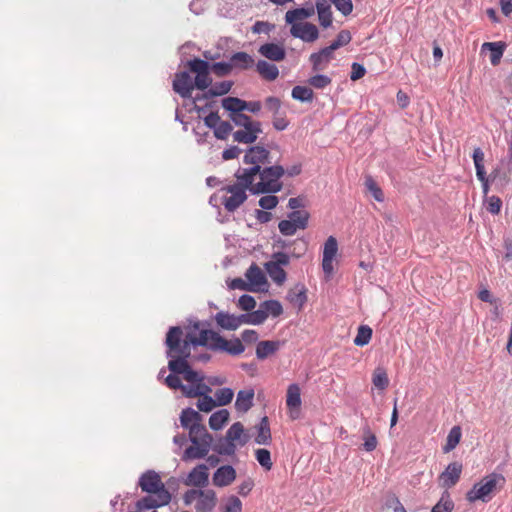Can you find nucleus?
<instances>
[{"label": "nucleus", "mask_w": 512, "mask_h": 512, "mask_svg": "<svg viewBox=\"0 0 512 512\" xmlns=\"http://www.w3.org/2000/svg\"><path fill=\"white\" fill-rule=\"evenodd\" d=\"M165 344L167 346V356L170 358L176 356L190 357L191 348L197 346H203L215 352H225L232 356L240 355L245 350L239 338L227 340L218 332L210 329H203L198 334L188 332L183 337V330L179 326L171 327L168 330Z\"/></svg>", "instance_id": "1"}, {"label": "nucleus", "mask_w": 512, "mask_h": 512, "mask_svg": "<svg viewBox=\"0 0 512 512\" xmlns=\"http://www.w3.org/2000/svg\"><path fill=\"white\" fill-rule=\"evenodd\" d=\"M253 174L254 173L251 172H236L235 177L237 182L221 189V203L228 212H234L246 201V190L251 191Z\"/></svg>", "instance_id": "2"}, {"label": "nucleus", "mask_w": 512, "mask_h": 512, "mask_svg": "<svg viewBox=\"0 0 512 512\" xmlns=\"http://www.w3.org/2000/svg\"><path fill=\"white\" fill-rule=\"evenodd\" d=\"M505 483L506 479L502 474L490 473L473 485L472 489L468 491L466 498L469 502L478 500L489 502L504 487Z\"/></svg>", "instance_id": "3"}, {"label": "nucleus", "mask_w": 512, "mask_h": 512, "mask_svg": "<svg viewBox=\"0 0 512 512\" xmlns=\"http://www.w3.org/2000/svg\"><path fill=\"white\" fill-rule=\"evenodd\" d=\"M285 170L280 165L266 167L259 170L256 180L251 184V192L259 193H275L281 190L282 184L279 179L284 175Z\"/></svg>", "instance_id": "4"}, {"label": "nucleus", "mask_w": 512, "mask_h": 512, "mask_svg": "<svg viewBox=\"0 0 512 512\" xmlns=\"http://www.w3.org/2000/svg\"><path fill=\"white\" fill-rule=\"evenodd\" d=\"M183 500L186 505L194 503L196 512H211L216 506L217 496L211 489H190L185 492Z\"/></svg>", "instance_id": "5"}, {"label": "nucleus", "mask_w": 512, "mask_h": 512, "mask_svg": "<svg viewBox=\"0 0 512 512\" xmlns=\"http://www.w3.org/2000/svg\"><path fill=\"white\" fill-rule=\"evenodd\" d=\"M289 264L290 257L288 254L284 252H274L271 255V259L264 264V268L272 281L276 285L282 286L287 279L284 267L289 266Z\"/></svg>", "instance_id": "6"}, {"label": "nucleus", "mask_w": 512, "mask_h": 512, "mask_svg": "<svg viewBox=\"0 0 512 512\" xmlns=\"http://www.w3.org/2000/svg\"><path fill=\"white\" fill-rule=\"evenodd\" d=\"M138 485L143 492L160 495L162 501H166L167 497H171L160 475L154 470L144 472L139 478Z\"/></svg>", "instance_id": "7"}, {"label": "nucleus", "mask_w": 512, "mask_h": 512, "mask_svg": "<svg viewBox=\"0 0 512 512\" xmlns=\"http://www.w3.org/2000/svg\"><path fill=\"white\" fill-rule=\"evenodd\" d=\"M269 151L262 146L251 147L244 156V163L252 165L250 168H239L237 172H249L253 174V181L256 180L257 174L262 164L269 163Z\"/></svg>", "instance_id": "8"}, {"label": "nucleus", "mask_w": 512, "mask_h": 512, "mask_svg": "<svg viewBox=\"0 0 512 512\" xmlns=\"http://www.w3.org/2000/svg\"><path fill=\"white\" fill-rule=\"evenodd\" d=\"M189 357L176 356L171 358L168 368L173 374H183V378L189 383H204V376L191 369L187 359Z\"/></svg>", "instance_id": "9"}, {"label": "nucleus", "mask_w": 512, "mask_h": 512, "mask_svg": "<svg viewBox=\"0 0 512 512\" xmlns=\"http://www.w3.org/2000/svg\"><path fill=\"white\" fill-rule=\"evenodd\" d=\"M188 67L191 72L196 74L194 85L199 90H205L212 84L210 77V64L202 59L195 58L188 62Z\"/></svg>", "instance_id": "10"}, {"label": "nucleus", "mask_w": 512, "mask_h": 512, "mask_svg": "<svg viewBox=\"0 0 512 512\" xmlns=\"http://www.w3.org/2000/svg\"><path fill=\"white\" fill-rule=\"evenodd\" d=\"M165 384L170 389H180L186 397L195 398L198 394H202L208 391L207 384L205 383H190V385H184L181 379L176 374H170L165 378Z\"/></svg>", "instance_id": "11"}, {"label": "nucleus", "mask_w": 512, "mask_h": 512, "mask_svg": "<svg viewBox=\"0 0 512 512\" xmlns=\"http://www.w3.org/2000/svg\"><path fill=\"white\" fill-rule=\"evenodd\" d=\"M338 252V243L334 236H329L324 244L322 268L327 277L333 273V261Z\"/></svg>", "instance_id": "12"}, {"label": "nucleus", "mask_w": 512, "mask_h": 512, "mask_svg": "<svg viewBox=\"0 0 512 512\" xmlns=\"http://www.w3.org/2000/svg\"><path fill=\"white\" fill-rule=\"evenodd\" d=\"M290 33L293 37L308 43L314 42L319 38L318 28L310 22L294 24L290 28Z\"/></svg>", "instance_id": "13"}, {"label": "nucleus", "mask_w": 512, "mask_h": 512, "mask_svg": "<svg viewBox=\"0 0 512 512\" xmlns=\"http://www.w3.org/2000/svg\"><path fill=\"white\" fill-rule=\"evenodd\" d=\"M209 467L206 464H198L185 479V485L203 488L209 483Z\"/></svg>", "instance_id": "14"}, {"label": "nucleus", "mask_w": 512, "mask_h": 512, "mask_svg": "<svg viewBox=\"0 0 512 512\" xmlns=\"http://www.w3.org/2000/svg\"><path fill=\"white\" fill-rule=\"evenodd\" d=\"M194 88V82L187 72L183 71L175 74L173 90L182 98H190Z\"/></svg>", "instance_id": "15"}, {"label": "nucleus", "mask_w": 512, "mask_h": 512, "mask_svg": "<svg viewBox=\"0 0 512 512\" xmlns=\"http://www.w3.org/2000/svg\"><path fill=\"white\" fill-rule=\"evenodd\" d=\"M463 466L459 462L450 463L440 474L439 483L441 487L451 488L459 481Z\"/></svg>", "instance_id": "16"}, {"label": "nucleus", "mask_w": 512, "mask_h": 512, "mask_svg": "<svg viewBox=\"0 0 512 512\" xmlns=\"http://www.w3.org/2000/svg\"><path fill=\"white\" fill-rule=\"evenodd\" d=\"M245 276L249 282L248 291L259 292L262 291L264 287L267 285V280L264 273L256 264H252L248 268Z\"/></svg>", "instance_id": "17"}, {"label": "nucleus", "mask_w": 512, "mask_h": 512, "mask_svg": "<svg viewBox=\"0 0 512 512\" xmlns=\"http://www.w3.org/2000/svg\"><path fill=\"white\" fill-rule=\"evenodd\" d=\"M286 405L289 409V416L295 420L299 417L301 406L300 388L297 384H291L287 389Z\"/></svg>", "instance_id": "18"}, {"label": "nucleus", "mask_w": 512, "mask_h": 512, "mask_svg": "<svg viewBox=\"0 0 512 512\" xmlns=\"http://www.w3.org/2000/svg\"><path fill=\"white\" fill-rule=\"evenodd\" d=\"M236 479V470L231 465L219 467L213 474L212 482L216 487H226Z\"/></svg>", "instance_id": "19"}, {"label": "nucleus", "mask_w": 512, "mask_h": 512, "mask_svg": "<svg viewBox=\"0 0 512 512\" xmlns=\"http://www.w3.org/2000/svg\"><path fill=\"white\" fill-rule=\"evenodd\" d=\"M258 52L266 59L274 62L283 61L286 57V51L282 44L265 43L259 47Z\"/></svg>", "instance_id": "20"}, {"label": "nucleus", "mask_w": 512, "mask_h": 512, "mask_svg": "<svg viewBox=\"0 0 512 512\" xmlns=\"http://www.w3.org/2000/svg\"><path fill=\"white\" fill-rule=\"evenodd\" d=\"M214 318L217 325L225 330H236L244 324L243 314L234 315L221 311L218 312Z\"/></svg>", "instance_id": "21"}, {"label": "nucleus", "mask_w": 512, "mask_h": 512, "mask_svg": "<svg viewBox=\"0 0 512 512\" xmlns=\"http://www.w3.org/2000/svg\"><path fill=\"white\" fill-rule=\"evenodd\" d=\"M211 445L207 444L205 442L204 444L201 443H192L189 447L186 448L182 455V460L187 462L191 460L196 459H202L205 458L209 451H210Z\"/></svg>", "instance_id": "22"}, {"label": "nucleus", "mask_w": 512, "mask_h": 512, "mask_svg": "<svg viewBox=\"0 0 512 512\" xmlns=\"http://www.w3.org/2000/svg\"><path fill=\"white\" fill-rule=\"evenodd\" d=\"M333 50L330 46L321 49L317 53L310 55V62L312 63L314 71L324 70L328 63L333 59Z\"/></svg>", "instance_id": "23"}, {"label": "nucleus", "mask_w": 512, "mask_h": 512, "mask_svg": "<svg viewBox=\"0 0 512 512\" xmlns=\"http://www.w3.org/2000/svg\"><path fill=\"white\" fill-rule=\"evenodd\" d=\"M261 124L255 123L253 126L246 127L242 130H237L234 134V140L239 143L250 144L253 143L258 134L261 133Z\"/></svg>", "instance_id": "24"}, {"label": "nucleus", "mask_w": 512, "mask_h": 512, "mask_svg": "<svg viewBox=\"0 0 512 512\" xmlns=\"http://www.w3.org/2000/svg\"><path fill=\"white\" fill-rule=\"evenodd\" d=\"M283 342L276 340H265L260 341L257 343L256 346V357L259 360H264L268 358L269 356L275 354L280 347L282 346Z\"/></svg>", "instance_id": "25"}, {"label": "nucleus", "mask_w": 512, "mask_h": 512, "mask_svg": "<svg viewBox=\"0 0 512 512\" xmlns=\"http://www.w3.org/2000/svg\"><path fill=\"white\" fill-rule=\"evenodd\" d=\"M307 290L303 284H296L287 292V300L301 310L307 301Z\"/></svg>", "instance_id": "26"}, {"label": "nucleus", "mask_w": 512, "mask_h": 512, "mask_svg": "<svg viewBox=\"0 0 512 512\" xmlns=\"http://www.w3.org/2000/svg\"><path fill=\"white\" fill-rule=\"evenodd\" d=\"M314 13H315L314 7L296 8V9L289 10L286 12L285 21L287 24H291V26H293L294 24L303 22V20L313 16Z\"/></svg>", "instance_id": "27"}, {"label": "nucleus", "mask_w": 512, "mask_h": 512, "mask_svg": "<svg viewBox=\"0 0 512 512\" xmlns=\"http://www.w3.org/2000/svg\"><path fill=\"white\" fill-rule=\"evenodd\" d=\"M316 10L318 13L320 25L323 28L330 27L333 21V15L331 10V4L328 2V0H317Z\"/></svg>", "instance_id": "28"}, {"label": "nucleus", "mask_w": 512, "mask_h": 512, "mask_svg": "<svg viewBox=\"0 0 512 512\" xmlns=\"http://www.w3.org/2000/svg\"><path fill=\"white\" fill-rule=\"evenodd\" d=\"M171 501V497H167V500L162 501L160 495L149 494L143 497L136 503L138 511H147L153 508L162 507Z\"/></svg>", "instance_id": "29"}, {"label": "nucleus", "mask_w": 512, "mask_h": 512, "mask_svg": "<svg viewBox=\"0 0 512 512\" xmlns=\"http://www.w3.org/2000/svg\"><path fill=\"white\" fill-rule=\"evenodd\" d=\"M189 439L192 443H201L204 444L207 442V444H212V436L208 433L205 426L201 424H194L189 429Z\"/></svg>", "instance_id": "30"}, {"label": "nucleus", "mask_w": 512, "mask_h": 512, "mask_svg": "<svg viewBox=\"0 0 512 512\" xmlns=\"http://www.w3.org/2000/svg\"><path fill=\"white\" fill-rule=\"evenodd\" d=\"M256 71L263 79L267 81H274L279 76L278 67L275 64H271L265 60H259L257 62Z\"/></svg>", "instance_id": "31"}, {"label": "nucleus", "mask_w": 512, "mask_h": 512, "mask_svg": "<svg viewBox=\"0 0 512 512\" xmlns=\"http://www.w3.org/2000/svg\"><path fill=\"white\" fill-rule=\"evenodd\" d=\"M226 439L236 445H245L248 441L247 435L244 433V427L240 422H236L226 432Z\"/></svg>", "instance_id": "32"}, {"label": "nucleus", "mask_w": 512, "mask_h": 512, "mask_svg": "<svg viewBox=\"0 0 512 512\" xmlns=\"http://www.w3.org/2000/svg\"><path fill=\"white\" fill-rule=\"evenodd\" d=\"M255 442L260 445H269L272 440L270 424L267 416H264L258 426Z\"/></svg>", "instance_id": "33"}, {"label": "nucleus", "mask_w": 512, "mask_h": 512, "mask_svg": "<svg viewBox=\"0 0 512 512\" xmlns=\"http://www.w3.org/2000/svg\"><path fill=\"white\" fill-rule=\"evenodd\" d=\"M232 68L247 70L255 64L251 55L246 52H237L230 57Z\"/></svg>", "instance_id": "34"}, {"label": "nucleus", "mask_w": 512, "mask_h": 512, "mask_svg": "<svg viewBox=\"0 0 512 512\" xmlns=\"http://www.w3.org/2000/svg\"><path fill=\"white\" fill-rule=\"evenodd\" d=\"M254 390H241L237 394L235 407L239 412H247L253 405Z\"/></svg>", "instance_id": "35"}, {"label": "nucleus", "mask_w": 512, "mask_h": 512, "mask_svg": "<svg viewBox=\"0 0 512 512\" xmlns=\"http://www.w3.org/2000/svg\"><path fill=\"white\" fill-rule=\"evenodd\" d=\"M208 391L203 392L202 394H198L196 397H199L197 402V407L202 412H210L212 411L216 406V401L209 396V393H211L212 389L209 385H207Z\"/></svg>", "instance_id": "36"}, {"label": "nucleus", "mask_w": 512, "mask_h": 512, "mask_svg": "<svg viewBox=\"0 0 512 512\" xmlns=\"http://www.w3.org/2000/svg\"><path fill=\"white\" fill-rule=\"evenodd\" d=\"M229 412L226 409H221L214 412L209 418V426L213 430H220L229 420Z\"/></svg>", "instance_id": "37"}, {"label": "nucleus", "mask_w": 512, "mask_h": 512, "mask_svg": "<svg viewBox=\"0 0 512 512\" xmlns=\"http://www.w3.org/2000/svg\"><path fill=\"white\" fill-rule=\"evenodd\" d=\"M232 86L233 82L228 80L215 83L204 94V97L208 98L225 95L231 90Z\"/></svg>", "instance_id": "38"}, {"label": "nucleus", "mask_w": 512, "mask_h": 512, "mask_svg": "<svg viewBox=\"0 0 512 512\" xmlns=\"http://www.w3.org/2000/svg\"><path fill=\"white\" fill-rule=\"evenodd\" d=\"M200 420V414L191 408L184 409L180 416L181 425L187 429H190L194 424H200Z\"/></svg>", "instance_id": "39"}, {"label": "nucleus", "mask_w": 512, "mask_h": 512, "mask_svg": "<svg viewBox=\"0 0 512 512\" xmlns=\"http://www.w3.org/2000/svg\"><path fill=\"white\" fill-rule=\"evenodd\" d=\"M483 49L488 48L491 51L490 61L492 65H497L504 52V44L501 42H486L482 45Z\"/></svg>", "instance_id": "40"}, {"label": "nucleus", "mask_w": 512, "mask_h": 512, "mask_svg": "<svg viewBox=\"0 0 512 512\" xmlns=\"http://www.w3.org/2000/svg\"><path fill=\"white\" fill-rule=\"evenodd\" d=\"M222 107L233 114H237L245 110L246 101L236 97H227L222 100Z\"/></svg>", "instance_id": "41"}, {"label": "nucleus", "mask_w": 512, "mask_h": 512, "mask_svg": "<svg viewBox=\"0 0 512 512\" xmlns=\"http://www.w3.org/2000/svg\"><path fill=\"white\" fill-rule=\"evenodd\" d=\"M461 436V428L459 426L452 427L447 436L443 451L445 453L452 451L459 444Z\"/></svg>", "instance_id": "42"}, {"label": "nucleus", "mask_w": 512, "mask_h": 512, "mask_svg": "<svg viewBox=\"0 0 512 512\" xmlns=\"http://www.w3.org/2000/svg\"><path fill=\"white\" fill-rule=\"evenodd\" d=\"M472 158H473V162L475 165L476 176H477L478 180H484V173H486L485 167H484L485 156H484V152L482 151V149L480 147H477L474 149Z\"/></svg>", "instance_id": "43"}, {"label": "nucleus", "mask_w": 512, "mask_h": 512, "mask_svg": "<svg viewBox=\"0 0 512 512\" xmlns=\"http://www.w3.org/2000/svg\"><path fill=\"white\" fill-rule=\"evenodd\" d=\"M363 449L372 452L377 448L378 440L376 435L371 431L369 426L363 428Z\"/></svg>", "instance_id": "44"}, {"label": "nucleus", "mask_w": 512, "mask_h": 512, "mask_svg": "<svg viewBox=\"0 0 512 512\" xmlns=\"http://www.w3.org/2000/svg\"><path fill=\"white\" fill-rule=\"evenodd\" d=\"M372 383L379 390H385L389 385V379L383 368H376L372 375Z\"/></svg>", "instance_id": "45"}, {"label": "nucleus", "mask_w": 512, "mask_h": 512, "mask_svg": "<svg viewBox=\"0 0 512 512\" xmlns=\"http://www.w3.org/2000/svg\"><path fill=\"white\" fill-rule=\"evenodd\" d=\"M288 219L299 229L304 230L308 225L309 213L305 210L293 211L288 215Z\"/></svg>", "instance_id": "46"}, {"label": "nucleus", "mask_w": 512, "mask_h": 512, "mask_svg": "<svg viewBox=\"0 0 512 512\" xmlns=\"http://www.w3.org/2000/svg\"><path fill=\"white\" fill-rule=\"evenodd\" d=\"M372 338V329L367 325H361L358 328L357 335L354 338V344L356 346L367 345Z\"/></svg>", "instance_id": "47"}, {"label": "nucleus", "mask_w": 512, "mask_h": 512, "mask_svg": "<svg viewBox=\"0 0 512 512\" xmlns=\"http://www.w3.org/2000/svg\"><path fill=\"white\" fill-rule=\"evenodd\" d=\"M291 94L294 99L301 102H311L314 96L312 89L306 86H295Z\"/></svg>", "instance_id": "48"}, {"label": "nucleus", "mask_w": 512, "mask_h": 512, "mask_svg": "<svg viewBox=\"0 0 512 512\" xmlns=\"http://www.w3.org/2000/svg\"><path fill=\"white\" fill-rule=\"evenodd\" d=\"M243 318L244 323L259 325L262 324L268 317L262 305H260V308L258 310L253 311L250 314H243Z\"/></svg>", "instance_id": "49"}, {"label": "nucleus", "mask_w": 512, "mask_h": 512, "mask_svg": "<svg viewBox=\"0 0 512 512\" xmlns=\"http://www.w3.org/2000/svg\"><path fill=\"white\" fill-rule=\"evenodd\" d=\"M261 305L267 317H278L283 313V307L281 303L277 300H267L264 301Z\"/></svg>", "instance_id": "50"}, {"label": "nucleus", "mask_w": 512, "mask_h": 512, "mask_svg": "<svg viewBox=\"0 0 512 512\" xmlns=\"http://www.w3.org/2000/svg\"><path fill=\"white\" fill-rule=\"evenodd\" d=\"M255 457L258 463L266 470L272 469L273 462L271 460V453L269 450L260 448L255 451Z\"/></svg>", "instance_id": "51"}, {"label": "nucleus", "mask_w": 512, "mask_h": 512, "mask_svg": "<svg viewBox=\"0 0 512 512\" xmlns=\"http://www.w3.org/2000/svg\"><path fill=\"white\" fill-rule=\"evenodd\" d=\"M454 508V503L450 495L445 492L440 500L433 506L431 512H451Z\"/></svg>", "instance_id": "52"}, {"label": "nucleus", "mask_w": 512, "mask_h": 512, "mask_svg": "<svg viewBox=\"0 0 512 512\" xmlns=\"http://www.w3.org/2000/svg\"><path fill=\"white\" fill-rule=\"evenodd\" d=\"M233 396H234V392L230 388H221L215 392L216 403L219 406H224V405L229 404L232 401Z\"/></svg>", "instance_id": "53"}, {"label": "nucleus", "mask_w": 512, "mask_h": 512, "mask_svg": "<svg viewBox=\"0 0 512 512\" xmlns=\"http://www.w3.org/2000/svg\"><path fill=\"white\" fill-rule=\"evenodd\" d=\"M365 186L367 189L371 192L374 199L378 202L384 201V194L382 189L377 185V183L374 181V179L369 176L365 180Z\"/></svg>", "instance_id": "54"}, {"label": "nucleus", "mask_w": 512, "mask_h": 512, "mask_svg": "<svg viewBox=\"0 0 512 512\" xmlns=\"http://www.w3.org/2000/svg\"><path fill=\"white\" fill-rule=\"evenodd\" d=\"M223 512H242V502L237 496H229L222 507Z\"/></svg>", "instance_id": "55"}, {"label": "nucleus", "mask_w": 512, "mask_h": 512, "mask_svg": "<svg viewBox=\"0 0 512 512\" xmlns=\"http://www.w3.org/2000/svg\"><path fill=\"white\" fill-rule=\"evenodd\" d=\"M382 512H407L404 508V506L401 504L400 500L395 497H389L387 498L383 508Z\"/></svg>", "instance_id": "56"}, {"label": "nucleus", "mask_w": 512, "mask_h": 512, "mask_svg": "<svg viewBox=\"0 0 512 512\" xmlns=\"http://www.w3.org/2000/svg\"><path fill=\"white\" fill-rule=\"evenodd\" d=\"M351 34L348 30H342L338 33L336 39L329 45L333 51L347 45L351 41Z\"/></svg>", "instance_id": "57"}, {"label": "nucleus", "mask_w": 512, "mask_h": 512, "mask_svg": "<svg viewBox=\"0 0 512 512\" xmlns=\"http://www.w3.org/2000/svg\"><path fill=\"white\" fill-rule=\"evenodd\" d=\"M485 204L486 210L491 214L497 215L500 213L502 207V200L498 196L492 195L490 197H487Z\"/></svg>", "instance_id": "58"}, {"label": "nucleus", "mask_w": 512, "mask_h": 512, "mask_svg": "<svg viewBox=\"0 0 512 512\" xmlns=\"http://www.w3.org/2000/svg\"><path fill=\"white\" fill-rule=\"evenodd\" d=\"M328 2L333 3L336 9L344 16L350 15L353 11L352 0H328Z\"/></svg>", "instance_id": "59"}, {"label": "nucleus", "mask_w": 512, "mask_h": 512, "mask_svg": "<svg viewBox=\"0 0 512 512\" xmlns=\"http://www.w3.org/2000/svg\"><path fill=\"white\" fill-rule=\"evenodd\" d=\"M211 71L216 74L217 76H225L228 75L232 71V65L231 62H217L213 65H210Z\"/></svg>", "instance_id": "60"}, {"label": "nucleus", "mask_w": 512, "mask_h": 512, "mask_svg": "<svg viewBox=\"0 0 512 512\" xmlns=\"http://www.w3.org/2000/svg\"><path fill=\"white\" fill-rule=\"evenodd\" d=\"M232 131V126L227 121H221L218 126L214 128V135L218 139H226L230 132Z\"/></svg>", "instance_id": "61"}, {"label": "nucleus", "mask_w": 512, "mask_h": 512, "mask_svg": "<svg viewBox=\"0 0 512 512\" xmlns=\"http://www.w3.org/2000/svg\"><path fill=\"white\" fill-rule=\"evenodd\" d=\"M278 228H279V231L281 232V234H283L284 236H292L299 229V227H297L289 219L280 221L278 224Z\"/></svg>", "instance_id": "62"}, {"label": "nucleus", "mask_w": 512, "mask_h": 512, "mask_svg": "<svg viewBox=\"0 0 512 512\" xmlns=\"http://www.w3.org/2000/svg\"><path fill=\"white\" fill-rule=\"evenodd\" d=\"M231 119L237 126H241L243 128L253 126L255 123H259L258 121L251 120V118L249 116H247L241 112H239L237 114H232Z\"/></svg>", "instance_id": "63"}, {"label": "nucleus", "mask_w": 512, "mask_h": 512, "mask_svg": "<svg viewBox=\"0 0 512 512\" xmlns=\"http://www.w3.org/2000/svg\"><path fill=\"white\" fill-rule=\"evenodd\" d=\"M308 82L316 89H323L331 83V79L326 75H315L312 76Z\"/></svg>", "instance_id": "64"}]
</instances>
